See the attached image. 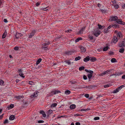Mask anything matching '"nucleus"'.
<instances>
[{
    "label": "nucleus",
    "instance_id": "obj_35",
    "mask_svg": "<svg viewBox=\"0 0 125 125\" xmlns=\"http://www.w3.org/2000/svg\"><path fill=\"white\" fill-rule=\"evenodd\" d=\"M14 107V105L13 104H11L8 107V108L9 109L12 108Z\"/></svg>",
    "mask_w": 125,
    "mask_h": 125
},
{
    "label": "nucleus",
    "instance_id": "obj_3",
    "mask_svg": "<svg viewBox=\"0 0 125 125\" xmlns=\"http://www.w3.org/2000/svg\"><path fill=\"white\" fill-rule=\"evenodd\" d=\"M60 93V92L59 90H53L49 94H47V96L48 97L52 96L53 94H56Z\"/></svg>",
    "mask_w": 125,
    "mask_h": 125
},
{
    "label": "nucleus",
    "instance_id": "obj_39",
    "mask_svg": "<svg viewBox=\"0 0 125 125\" xmlns=\"http://www.w3.org/2000/svg\"><path fill=\"white\" fill-rule=\"evenodd\" d=\"M123 74V73L122 72L117 73H116V76H120Z\"/></svg>",
    "mask_w": 125,
    "mask_h": 125
},
{
    "label": "nucleus",
    "instance_id": "obj_45",
    "mask_svg": "<svg viewBox=\"0 0 125 125\" xmlns=\"http://www.w3.org/2000/svg\"><path fill=\"white\" fill-rule=\"evenodd\" d=\"M111 86V84H107L104 85V88H107V87H109V86Z\"/></svg>",
    "mask_w": 125,
    "mask_h": 125
},
{
    "label": "nucleus",
    "instance_id": "obj_49",
    "mask_svg": "<svg viewBox=\"0 0 125 125\" xmlns=\"http://www.w3.org/2000/svg\"><path fill=\"white\" fill-rule=\"evenodd\" d=\"M114 7L116 9H118L119 7V5L117 4L114 5Z\"/></svg>",
    "mask_w": 125,
    "mask_h": 125
},
{
    "label": "nucleus",
    "instance_id": "obj_43",
    "mask_svg": "<svg viewBox=\"0 0 125 125\" xmlns=\"http://www.w3.org/2000/svg\"><path fill=\"white\" fill-rule=\"evenodd\" d=\"M118 92H119V91L117 88L116 89L114 90L113 91V93H115Z\"/></svg>",
    "mask_w": 125,
    "mask_h": 125
},
{
    "label": "nucleus",
    "instance_id": "obj_10",
    "mask_svg": "<svg viewBox=\"0 0 125 125\" xmlns=\"http://www.w3.org/2000/svg\"><path fill=\"white\" fill-rule=\"evenodd\" d=\"M38 92H35L33 95H31V98H33L34 97H37L38 96Z\"/></svg>",
    "mask_w": 125,
    "mask_h": 125
},
{
    "label": "nucleus",
    "instance_id": "obj_55",
    "mask_svg": "<svg viewBox=\"0 0 125 125\" xmlns=\"http://www.w3.org/2000/svg\"><path fill=\"white\" fill-rule=\"evenodd\" d=\"M41 2H37L36 3V5L37 6H39L40 5Z\"/></svg>",
    "mask_w": 125,
    "mask_h": 125
},
{
    "label": "nucleus",
    "instance_id": "obj_46",
    "mask_svg": "<svg viewBox=\"0 0 125 125\" xmlns=\"http://www.w3.org/2000/svg\"><path fill=\"white\" fill-rule=\"evenodd\" d=\"M111 61L112 62H116V59L115 58H113L111 59Z\"/></svg>",
    "mask_w": 125,
    "mask_h": 125
},
{
    "label": "nucleus",
    "instance_id": "obj_32",
    "mask_svg": "<svg viewBox=\"0 0 125 125\" xmlns=\"http://www.w3.org/2000/svg\"><path fill=\"white\" fill-rule=\"evenodd\" d=\"M82 40V38L81 37H79L77 38L75 40V42H78L80 40Z\"/></svg>",
    "mask_w": 125,
    "mask_h": 125
},
{
    "label": "nucleus",
    "instance_id": "obj_11",
    "mask_svg": "<svg viewBox=\"0 0 125 125\" xmlns=\"http://www.w3.org/2000/svg\"><path fill=\"white\" fill-rule=\"evenodd\" d=\"M81 50L82 53H84L86 51L85 48L83 46H81Z\"/></svg>",
    "mask_w": 125,
    "mask_h": 125
},
{
    "label": "nucleus",
    "instance_id": "obj_19",
    "mask_svg": "<svg viewBox=\"0 0 125 125\" xmlns=\"http://www.w3.org/2000/svg\"><path fill=\"white\" fill-rule=\"evenodd\" d=\"M118 41L117 37L116 36H115L114 38L113 42L114 43H116Z\"/></svg>",
    "mask_w": 125,
    "mask_h": 125
},
{
    "label": "nucleus",
    "instance_id": "obj_8",
    "mask_svg": "<svg viewBox=\"0 0 125 125\" xmlns=\"http://www.w3.org/2000/svg\"><path fill=\"white\" fill-rule=\"evenodd\" d=\"M118 19V17L116 16H114L111 17L109 19V20L110 21H116Z\"/></svg>",
    "mask_w": 125,
    "mask_h": 125
},
{
    "label": "nucleus",
    "instance_id": "obj_37",
    "mask_svg": "<svg viewBox=\"0 0 125 125\" xmlns=\"http://www.w3.org/2000/svg\"><path fill=\"white\" fill-rule=\"evenodd\" d=\"M113 69L108 70H107L108 73H112V72H113Z\"/></svg>",
    "mask_w": 125,
    "mask_h": 125
},
{
    "label": "nucleus",
    "instance_id": "obj_53",
    "mask_svg": "<svg viewBox=\"0 0 125 125\" xmlns=\"http://www.w3.org/2000/svg\"><path fill=\"white\" fill-rule=\"evenodd\" d=\"M84 96L87 98H88L89 97V95L88 94H85V95Z\"/></svg>",
    "mask_w": 125,
    "mask_h": 125
},
{
    "label": "nucleus",
    "instance_id": "obj_38",
    "mask_svg": "<svg viewBox=\"0 0 125 125\" xmlns=\"http://www.w3.org/2000/svg\"><path fill=\"white\" fill-rule=\"evenodd\" d=\"M65 94H69L70 93V91L69 90H66L65 92Z\"/></svg>",
    "mask_w": 125,
    "mask_h": 125
},
{
    "label": "nucleus",
    "instance_id": "obj_14",
    "mask_svg": "<svg viewBox=\"0 0 125 125\" xmlns=\"http://www.w3.org/2000/svg\"><path fill=\"white\" fill-rule=\"evenodd\" d=\"M90 60L91 62H94L96 60V58L94 57H90Z\"/></svg>",
    "mask_w": 125,
    "mask_h": 125
},
{
    "label": "nucleus",
    "instance_id": "obj_64",
    "mask_svg": "<svg viewBox=\"0 0 125 125\" xmlns=\"http://www.w3.org/2000/svg\"><path fill=\"white\" fill-rule=\"evenodd\" d=\"M75 125H80V124L78 122H77L75 124Z\"/></svg>",
    "mask_w": 125,
    "mask_h": 125
},
{
    "label": "nucleus",
    "instance_id": "obj_30",
    "mask_svg": "<svg viewBox=\"0 0 125 125\" xmlns=\"http://www.w3.org/2000/svg\"><path fill=\"white\" fill-rule=\"evenodd\" d=\"M91 109L90 108H87V109H82L81 110V111H85L86 112H87L89 110H90Z\"/></svg>",
    "mask_w": 125,
    "mask_h": 125
},
{
    "label": "nucleus",
    "instance_id": "obj_58",
    "mask_svg": "<svg viewBox=\"0 0 125 125\" xmlns=\"http://www.w3.org/2000/svg\"><path fill=\"white\" fill-rule=\"evenodd\" d=\"M65 62L68 65H69L71 64V62L69 61H66Z\"/></svg>",
    "mask_w": 125,
    "mask_h": 125
},
{
    "label": "nucleus",
    "instance_id": "obj_9",
    "mask_svg": "<svg viewBox=\"0 0 125 125\" xmlns=\"http://www.w3.org/2000/svg\"><path fill=\"white\" fill-rule=\"evenodd\" d=\"M85 27H84L82 28L78 32V34H83V31L85 30Z\"/></svg>",
    "mask_w": 125,
    "mask_h": 125
},
{
    "label": "nucleus",
    "instance_id": "obj_36",
    "mask_svg": "<svg viewBox=\"0 0 125 125\" xmlns=\"http://www.w3.org/2000/svg\"><path fill=\"white\" fill-rule=\"evenodd\" d=\"M104 31L105 33H107L109 32L110 30L107 28L104 29Z\"/></svg>",
    "mask_w": 125,
    "mask_h": 125
},
{
    "label": "nucleus",
    "instance_id": "obj_51",
    "mask_svg": "<svg viewBox=\"0 0 125 125\" xmlns=\"http://www.w3.org/2000/svg\"><path fill=\"white\" fill-rule=\"evenodd\" d=\"M19 48L18 47H17V46L15 47L14 48V50H16V51L18 50H19Z\"/></svg>",
    "mask_w": 125,
    "mask_h": 125
},
{
    "label": "nucleus",
    "instance_id": "obj_44",
    "mask_svg": "<svg viewBox=\"0 0 125 125\" xmlns=\"http://www.w3.org/2000/svg\"><path fill=\"white\" fill-rule=\"evenodd\" d=\"M88 76L89 79H90L92 77V74L88 73Z\"/></svg>",
    "mask_w": 125,
    "mask_h": 125
},
{
    "label": "nucleus",
    "instance_id": "obj_34",
    "mask_svg": "<svg viewBox=\"0 0 125 125\" xmlns=\"http://www.w3.org/2000/svg\"><path fill=\"white\" fill-rule=\"evenodd\" d=\"M124 48H121L119 50V52L120 53H122L124 52Z\"/></svg>",
    "mask_w": 125,
    "mask_h": 125
},
{
    "label": "nucleus",
    "instance_id": "obj_5",
    "mask_svg": "<svg viewBox=\"0 0 125 125\" xmlns=\"http://www.w3.org/2000/svg\"><path fill=\"white\" fill-rule=\"evenodd\" d=\"M101 31L100 30H97L94 32L93 33L94 36L96 37L98 36L101 33Z\"/></svg>",
    "mask_w": 125,
    "mask_h": 125
},
{
    "label": "nucleus",
    "instance_id": "obj_50",
    "mask_svg": "<svg viewBox=\"0 0 125 125\" xmlns=\"http://www.w3.org/2000/svg\"><path fill=\"white\" fill-rule=\"evenodd\" d=\"M88 37H89V38L90 39V40H92L93 39V37L92 36H91V35H89Z\"/></svg>",
    "mask_w": 125,
    "mask_h": 125
},
{
    "label": "nucleus",
    "instance_id": "obj_27",
    "mask_svg": "<svg viewBox=\"0 0 125 125\" xmlns=\"http://www.w3.org/2000/svg\"><path fill=\"white\" fill-rule=\"evenodd\" d=\"M109 48V47L108 46L104 47L103 49V51H107Z\"/></svg>",
    "mask_w": 125,
    "mask_h": 125
},
{
    "label": "nucleus",
    "instance_id": "obj_22",
    "mask_svg": "<svg viewBox=\"0 0 125 125\" xmlns=\"http://www.w3.org/2000/svg\"><path fill=\"white\" fill-rule=\"evenodd\" d=\"M40 113L42 114V116L44 117H45L46 116V114H45L44 112L43 111H41L40 112Z\"/></svg>",
    "mask_w": 125,
    "mask_h": 125
},
{
    "label": "nucleus",
    "instance_id": "obj_1",
    "mask_svg": "<svg viewBox=\"0 0 125 125\" xmlns=\"http://www.w3.org/2000/svg\"><path fill=\"white\" fill-rule=\"evenodd\" d=\"M50 44L49 41L46 42L45 43L42 44L41 48L44 51H46L48 49V46Z\"/></svg>",
    "mask_w": 125,
    "mask_h": 125
},
{
    "label": "nucleus",
    "instance_id": "obj_59",
    "mask_svg": "<svg viewBox=\"0 0 125 125\" xmlns=\"http://www.w3.org/2000/svg\"><path fill=\"white\" fill-rule=\"evenodd\" d=\"M103 73L104 75H105L107 73H108L107 70L104 71Z\"/></svg>",
    "mask_w": 125,
    "mask_h": 125
},
{
    "label": "nucleus",
    "instance_id": "obj_48",
    "mask_svg": "<svg viewBox=\"0 0 125 125\" xmlns=\"http://www.w3.org/2000/svg\"><path fill=\"white\" fill-rule=\"evenodd\" d=\"M24 74L22 73H20L19 75L21 77L24 78L25 77V76L23 75Z\"/></svg>",
    "mask_w": 125,
    "mask_h": 125
},
{
    "label": "nucleus",
    "instance_id": "obj_41",
    "mask_svg": "<svg viewBox=\"0 0 125 125\" xmlns=\"http://www.w3.org/2000/svg\"><path fill=\"white\" fill-rule=\"evenodd\" d=\"M81 59V57L80 56H78L76 57L75 58V60L76 61H77Z\"/></svg>",
    "mask_w": 125,
    "mask_h": 125
},
{
    "label": "nucleus",
    "instance_id": "obj_25",
    "mask_svg": "<svg viewBox=\"0 0 125 125\" xmlns=\"http://www.w3.org/2000/svg\"><path fill=\"white\" fill-rule=\"evenodd\" d=\"M42 59L41 58H39L36 61V65H37L39 64L42 61Z\"/></svg>",
    "mask_w": 125,
    "mask_h": 125
},
{
    "label": "nucleus",
    "instance_id": "obj_63",
    "mask_svg": "<svg viewBox=\"0 0 125 125\" xmlns=\"http://www.w3.org/2000/svg\"><path fill=\"white\" fill-rule=\"evenodd\" d=\"M122 78L123 79H125V75L122 76Z\"/></svg>",
    "mask_w": 125,
    "mask_h": 125
},
{
    "label": "nucleus",
    "instance_id": "obj_61",
    "mask_svg": "<svg viewBox=\"0 0 125 125\" xmlns=\"http://www.w3.org/2000/svg\"><path fill=\"white\" fill-rule=\"evenodd\" d=\"M83 79L84 80H86L87 79V77L85 75H83Z\"/></svg>",
    "mask_w": 125,
    "mask_h": 125
},
{
    "label": "nucleus",
    "instance_id": "obj_56",
    "mask_svg": "<svg viewBox=\"0 0 125 125\" xmlns=\"http://www.w3.org/2000/svg\"><path fill=\"white\" fill-rule=\"evenodd\" d=\"M44 122V121H43L42 120H39V121H38V122L39 123H43Z\"/></svg>",
    "mask_w": 125,
    "mask_h": 125
},
{
    "label": "nucleus",
    "instance_id": "obj_29",
    "mask_svg": "<svg viewBox=\"0 0 125 125\" xmlns=\"http://www.w3.org/2000/svg\"><path fill=\"white\" fill-rule=\"evenodd\" d=\"M125 87V86L124 85H122L121 86H120L118 87L117 88L119 91L122 88L124 87Z\"/></svg>",
    "mask_w": 125,
    "mask_h": 125
},
{
    "label": "nucleus",
    "instance_id": "obj_13",
    "mask_svg": "<svg viewBox=\"0 0 125 125\" xmlns=\"http://www.w3.org/2000/svg\"><path fill=\"white\" fill-rule=\"evenodd\" d=\"M21 36V34L20 33H17L15 35L16 38L17 39H19Z\"/></svg>",
    "mask_w": 125,
    "mask_h": 125
},
{
    "label": "nucleus",
    "instance_id": "obj_54",
    "mask_svg": "<svg viewBox=\"0 0 125 125\" xmlns=\"http://www.w3.org/2000/svg\"><path fill=\"white\" fill-rule=\"evenodd\" d=\"M8 120L6 119L4 122V124H6L8 123Z\"/></svg>",
    "mask_w": 125,
    "mask_h": 125
},
{
    "label": "nucleus",
    "instance_id": "obj_23",
    "mask_svg": "<svg viewBox=\"0 0 125 125\" xmlns=\"http://www.w3.org/2000/svg\"><path fill=\"white\" fill-rule=\"evenodd\" d=\"M85 71L89 73H90V74H92L94 73L93 71H92L91 70H88L86 69H85Z\"/></svg>",
    "mask_w": 125,
    "mask_h": 125
},
{
    "label": "nucleus",
    "instance_id": "obj_57",
    "mask_svg": "<svg viewBox=\"0 0 125 125\" xmlns=\"http://www.w3.org/2000/svg\"><path fill=\"white\" fill-rule=\"evenodd\" d=\"M72 30H69L67 31H65V32H71L72 31Z\"/></svg>",
    "mask_w": 125,
    "mask_h": 125
},
{
    "label": "nucleus",
    "instance_id": "obj_60",
    "mask_svg": "<svg viewBox=\"0 0 125 125\" xmlns=\"http://www.w3.org/2000/svg\"><path fill=\"white\" fill-rule=\"evenodd\" d=\"M103 73L104 75H105L107 73H108L107 70L104 71Z\"/></svg>",
    "mask_w": 125,
    "mask_h": 125
},
{
    "label": "nucleus",
    "instance_id": "obj_47",
    "mask_svg": "<svg viewBox=\"0 0 125 125\" xmlns=\"http://www.w3.org/2000/svg\"><path fill=\"white\" fill-rule=\"evenodd\" d=\"M4 82L3 80H0V85H4Z\"/></svg>",
    "mask_w": 125,
    "mask_h": 125
},
{
    "label": "nucleus",
    "instance_id": "obj_42",
    "mask_svg": "<svg viewBox=\"0 0 125 125\" xmlns=\"http://www.w3.org/2000/svg\"><path fill=\"white\" fill-rule=\"evenodd\" d=\"M18 72L19 73H23L22 70L21 69L18 68Z\"/></svg>",
    "mask_w": 125,
    "mask_h": 125
},
{
    "label": "nucleus",
    "instance_id": "obj_52",
    "mask_svg": "<svg viewBox=\"0 0 125 125\" xmlns=\"http://www.w3.org/2000/svg\"><path fill=\"white\" fill-rule=\"evenodd\" d=\"M100 118L99 117H95L94 119L95 120H97L99 119Z\"/></svg>",
    "mask_w": 125,
    "mask_h": 125
},
{
    "label": "nucleus",
    "instance_id": "obj_4",
    "mask_svg": "<svg viewBox=\"0 0 125 125\" xmlns=\"http://www.w3.org/2000/svg\"><path fill=\"white\" fill-rule=\"evenodd\" d=\"M24 98V96H23L18 95L15 97V98L16 100H18L20 101H21L22 102V100H23Z\"/></svg>",
    "mask_w": 125,
    "mask_h": 125
},
{
    "label": "nucleus",
    "instance_id": "obj_24",
    "mask_svg": "<svg viewBox=\"0 0 125 125\" xmlns=\"http://www.w3.org/2000/svg\"><path fill=\"white\" fill-rule=\"evenodd\" d=\"M15 118L14 116L13 115H12L9 117V119L11 120H13Z\"/></svg>",
    "mask_w": 125,
    "mask_h": 125
},
{
    "label": "nucleus",
    "instance_id": "obj_40",
    "mask_svg": "<svg viewBox=\"0 0 125 125\" xmlns=\"http://www.w3.org/2000/svg\"><path fill=\"white\" fill-rule=\"evenodd\" d=\"M84 68L85 67L84 66H81L79 68V70L80 71H81L84 70Z\"/></svg>",
    "mask_w": 125,
    "mask_h": 125
},
{
    "label": "nucleus",
    "instance_id": "obj_17",
    "mask_svg": "<svg viewBox=\"0 0 125 125\" xmlns=\"http://www.w3.org/2000/svg\"><path fill=\"white\" fill-rule=\"evenodd\" d=\"M53 112V111L51 110H48L46 113L47 115L48 116L51 114Z\"/></svg>",
    "mask_w": 125,
    "mask_h": 125
},
{
    "label": "nucleus",
    "instance_id": "obj_7",
    "mask_svg": "<svg viewBox=\"0 0 125 125\" xmlns=\"http://www.w3.org/2000/svg\"><path fill=\"white\" fill-rule=\"evenodd\" d=\"M118 24L124 25H125V23L122 21V20L121 19H117L116 21Z\"/></svg>",
    "mask_w": 125,
    "mask_h": 125
},
{
    "label": "nucleus",
    "instance_id": "obj_33",
    "mask_svg": "<svg viewBox=\"0 0 125 125\" xmlns=\"http://www.w3.org/2000/svg\"><path fill=\"white\" fill-rule=\"evenodd\" d=\"M98 26L99 28V29H103L104 28V26H101V25L98 24Z\"/></svg>",
    "mask_w": 125,
    "mask_h": 125
},
{
    "label": "nucleus",
    "instance_id": "obj_16",
    "mask_svg": "<svg viewBox=\"0 0 125 125\" xmlns=\"http://www.w3.org/2000/svg\"><path fill=\"white\" fill-rule=\"evenodd\" d=\"M90 60V57L88 56H87L86 58H84L83 59L84 61L85 62H87V61H89Z\"/></svg>",
    "mask_w": 125,
    "mask_h": 125
},
{
    "label": "nucleus",
    "instance_id": "obj_62",
    "mask_svg": "<svg viewBox=\"0 0 125 125\" xmlns=\"http://www.w3.org/2000/svg\"><path fill=\"white\" fill-rule=\"evenodd\" d=\"M33 83L31 81H29V84H30L32 85Z\"/></svg>",
    "mask_w": 125,
    "mask_h": 125
},
{
    "label": "nucleus",
    "instance_id": "obj_20",
    "mask_svg": "<svg viewBox=\"0 0 125 125\" xmlns=\"http://www.w3.org/2000/svg\"><path fill=\"white\" fill-rule=\"evenodd\" d=\"M117 35L118 38H120L122 36V33L121 32H118L117 33Z\"/></svg>",
    "mask_w": 125,
    "mask_h": 125
},
{
    "label": "nucleus",
    "instance_id": "obj_12",
    "mask_svg": "<svg viewBox=\"0 0 125 125\" xmlns=\"http://www.w3.org/2000/svg\"><path fill=\"white\" fill-rule=\"evenodd\" d=\"M119 47H123L125 46V43L124 41H123L122 42L120 43L119 44Z\"/></svg>",
    "mask_w": 125,
    "mask_h": 125
},
{
    "label": "nucleus",
    "instance_id": "obj_15",
    "mask_svg": "<svg viewBox=\"0 0 125 125\" xmlns=\"http://www.w3.org/2000/svg\"><path fill=\"white\" fill-rule=\"evenodd\" d=\"M80 88H90V87L89 86H86L84 84H81L80 85Z\"/></svg>",
    "mask_w": 125,
    "mask_h": 125
},
{
    "label": "nucleus",
    "instance_id": "obj_6",
    "mask_svg": "<svg viewBox=\"0 0 125 125\" xmlns=\"http://www.w3.org/2000/svg\"><path fill=\"white\" fill-rule=\"evenodd\" d=\"M74 52L72 50L71 51H67L65 52V53L66 55H71Z\"/></svg>",
    "mask_w": 125,
    "mask_h": 125
},
{
    "label": "nucleus",
    "instance_id": "obj_2",
    "mask_svg": "<svg viewBox=\"0 0 125 125\" xmlns=\"http://www.w3.org/2000/svg\"><path fill=\"white\" fill-rule=\"evenodd\" d=\"M37 31V30H33L30 32V33L28 34V38H31L35 34Z\"/></svg>",
    "mask_w": 125,
    "mask_h": 125
},
{
    "label": "nucleus",
    "instance_id": "obj_28",
    "mask_svg": "<svg viewBox=\"0 0 125 125\" xmlns=\"http://www.w3.org/2000/svg\"><path fill=\"white\" fill-rule=\"evenodd\" d=\"M28 105V104L27 102H22V106L24 107L27 106Z\"/></svg>",
    "mask_w": 125,
    "mask_h": 125
},
{
    "label": "nucleus",
    "instance_id": "obj_21",
    "mask_svg": "<svg viewBox=\"0 0 125 125\" xmlns=\"http://www.w3.org/2000/svg\"><path fill=\"white\" fill-rule=\"evenodd\" d=\"M112 26L113 28H118L119 27V25L117 24H114Z\"/></svg>",
    "mask_w": 125,
    "mask_h": 125
},
{
    "label": "nucleus",
    "instance_id": "obj_31",
    "mask_svg": "<svg viewBox=\"0 0 125 125\" xmlns=\"http://www.w3.org/2000/svg\"><path fill=\"white\" fill-rule=\"evenodd\" d=\"M57 105V104L56 103H54L52 104L51 105V107L52 108H53L55 107Z\"/></svg>",
    "mask_w": 125,
    "mask_h": 125
},
{
    "label": "nucleus",
    "instance_id": "obj_26",
    "mask_svg": "<svg viewBox=\"0 0 125 125\" xmlns=\"http://www.w3.org/2000/svg\"><path fill=\"white\" fill-rule=\"evenodd\" d=\"M7 32L6 31H5L2 35V38L3 39L5 38L7 35Z\"/></svg>",
    "mask_w": 125,
    "mask_h": 125
},
{
    "label": "nucleus",
    "instance_id": "obj_18",
    "mask_svg": "<svg viewBox=\"0 0 125 125\" xmlns=\"http://www.w3.org/2000/svg\"><path fill=\"white\" fill-rule=\"evenodd\" d=\"M76 106L75 105L72 104L70 106V108L71 109H73L75 108Z\"/></svg>",
    "mask_w": 125,
    "mask_h": 125
}]
</instances>
